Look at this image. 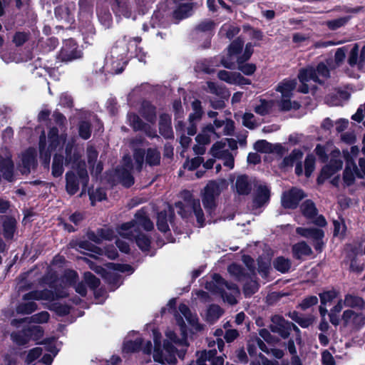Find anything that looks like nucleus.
I'll use <instances>...</instances> for the list:
<instances>
[{
	"instance_id": "1",
	"label": "nucleus",
	"mask_w": 365,
	"mask_h": 365,
	"mask_svg": "<svg viewBox=\"0 0 365 365\" xmlns=\"http://www.w3.org/2000/svg\"><path fill=\"white\" fill-rule=\"evenodd\" d=\"M179 312L175 314V319L178 324L180 327L182 337L178 338L176 334L173 331H166L167 341H164L163 349L160 348V341L158 338V333L154 334V351L153 359L155 361L164 364L165 362L172 363L176 361L175 354L177 351L173 344L182 347L187 346V336L185 334V324L183 317L187 323L196 331H201L202 326L198 323V319L196 314L191 312L188 307L185 304H180L178 307Z\"/></svg>"
},
{
	"instance_id": "2",
	"label": "nucleus",
	"mask_w": 365,
	"mask_h": 365,
	"mask_svg": "<svg viewBox=\"0 0 365 365\" xmlns=\"http://www.w3.org/2000/svg\"><path fill=\"white\" fill-rule=\"evenodd\" d=\"M47 138L48 145H46V133L42 130L38 140L40 160H51L53 153L61 151L66 144L67 135L66 133L59 134L58 128L53 126L49 128Z\"/></svg>"
},
{
	"instance_id": "3",
	"label": "nucleus",
	"mask_w": 365,
	"mask_h": 365,
	"mask_svg": "<svg viewBox=\"0 0 365 365\" xmlns=\"http://www.w3.org/2000/svg\"><path fill=\"white\" fill-rule=\"evenodd\" d=\"M183 202L179 201L175 203L174 209L176 210L178 215L182 218H187L194 213L197 223L199 227L205 225V217L201 208L199 199L193 197L192 194L187 190H184L181 193Z\"/></svg>"
},
{
	"instance_id": "4",
	"label": "nucleus",
	"mask_w": 365,
	"mask_h": 365,
	"mask_svg": "<svg viewBox=\"0 0 365 365\" xmlns=\"http://www.w3.org/2000/svg\"><path fill=\"white\" fill-rule=\"evenodd\" d=\"M205 287L214 293L219 294L225 302L231 305L237 302L236 297L240 294L237 286L225 281L218 274H213L212 280L207 282Z\"/></svg>"
},
{
	"instance_id": "5",
	"label": "nucleus",
	"mask_w": 365,
	"mask_h": 365,
	"mask_svg": "<svg viewBox=\"0 0 365 365\" xmlns=\"http://www.w3.org/2000/svg\"><path fill=\"white\" fill-rule=\"evenodd\" d=\"M73 168H76L77 173L78 175V179L77 176L72 172H68L66 174V191L69 195L76 194L79 189V184L81 183L82 185V193L86 191V188L88 185L89 177L88 175V171L86 170V161H73Z\"/></svg>"
},
{
	"instance_id": "6",
	"label": "nucleus",
	"mask_w": 365,
	"mask_h": 365,
	"mask_svg": "<svg viewBox=\"0 0 365 365\" xmlns=\"http://www.w3.org/2000/svg\"><path fill=\"white\" fill-rule=\"evenodd\" d=\"M154 225L144 210H138L134 219L130 222L123 223L118 230V234L122 237H131L133 232H141L140 229L150 231Z\"/></svg>"
},
{
	"instance_id": "7",
	"label": "nucleus",
	"mask_w": 365,
	"mask_h": 365,
	"mask_svg": "<svg viewBox=\"0 0 365 365\" xmlns=\"http://www.w3.org/2000/svg\"><path fill=\"white\" fill-rule=\"evenodd\" d=\"M225 180L209 181L202 192V202L206 212L210 215L214 212L217 206V199L220 193L227 188Z\"/></svg>"
},
{
	"instance_id": "8",
	"label": "nucleus",
	"mask_w": 365,
	"mask_h": 365,
	"mask_svg": "<svg viewBox=\"0 0 365 365\" xmlns=\"http://www.w3.org/2000/svg\"><path fill=\"white\" fill-rule=\"evenodd\" d=\"M132 161H124L121 165L106 173V179L112 185L120 184L125 187H130L134 184L132 173Z\"/></svg>"
},
{
	"instance_id": "9",
	"label": "nucleus",
	"mask_w": 365,
	"mask_h": 365,
	"mask_svg": "<svg viewBox=\"0 0 365 365\" xmlns=\"http://www.w3.org/2000/svg\"><path fill=\"white\" fill-rule=\"evenodd\" d=\"M229 273L237 280L245 282L243 293L246 297H251L259 289V284L256 280V274H248L244 267L237 264H232L228 267Z\"/></svg>"
},
{
	"instance_id": "10",
	"label": "nucleus",
	"mask_w": 365,
	"mask_h": 365,
	"mask_svg": "<svg viewBox=\"0 0 365 365\" xmlns=\"http://www.w3.org/2000/svg\"><path fill=\"white\" fill-rule=\"evenodd\" d=\"M244 47V41L237 37L233 40L227 48V53L222 56L220 63L227 69L233 70L236 68V59L237 56L242 54Z\"/></svg>"
},
{
	"instance_id": "11",
	"label": "nucleus",
	"mask_w": 365,
	"mask_h": 365,
	"mask_svg": "<svg viewBox=\"0 0 365 365\" xmlns=\"http://www.w3.org/2000/svg\"><path fill=\"white\" fill-rule=\"evenodd\" d=\"M343 325L353 331H359L365 326V314L348 309L341 315Z\"/></svg>"
},
{
	"instance_id": "12",
	"label": "nucleus",
	"mask_w": 365,
	"mask_h": 365,
	"mask_svg": "<svg viewBox=\"0 0 365 365\" xmlns=\"http://www.w3.org/2000/svg\"><path fill=\"white\" fill-rule=\"evenodd\" d=\"M83 53L73 38L64 41L58 54V59L62 62H69L82 57Z\"/></svg>"
},
{
	"instance_id": "13",
	"label": "nucleus",
	"mask_w": 365,
	"mask_h": 365,
	"mask_svg": "<svg viewBox=\"0 0 365 365\" xmlns=\"http://www.w3.org/2000/svg\"><path fill=\"white\" fill-rule=\"evenodd\" d=\"M346 162L343 180L344 183L349 186L354 183L356 177L365 178V161H358V165L355 163V161Z\"/></svg>"
},
{
	"instance_id": "14",
	"label": "nucleus",
	"mask_w": 365,
	"mask_h": 365,
	"mask_svg": "<svg viewBox=\"0 0 365 365\" xmlns=\"http://www.w3.org/2000/svg\"><path fill=\"white\" fill-rule=\"evenodd\" d=\"M306 197L301 189L292 187L282 193L281 197L282 206L286 209H295L299 202Z\"/></svg>"
},
{
	"instance_id": "15",
	"label": "nucleus",
	"mask_w": 365,
	"mask_h": 365,
	"mask_svg": "<svg viewBox=\"0 0 365 365\" xmlns=\"http://www.w3.org/2000/svg\"><path fill=\"white\" fill-rule=\"evenodd\" d=\"M292 322L284 319L279 315H274L271 318L269 327L273 333L278 334L282 338L287 339L292 331Z\"/></svg>"
},
{
	"instance_id": "16",
	"label": "nucleus",
	"mask_w": 365,
	"mask_h": 365,
	"mask_svg": "<svg viewBox=\"0 0 365 365\" xmlns=\"http://www.w3.org/2000/svg\"><path fill=\"white\" fill-rule=\"evenodd\" d=\"M173 217H174V208L171 205H168L167 210L161 211L158 214V217H157L158 229L163 232H166L167 231H168L169 230L168 221L172 225Z\"/></svg>"
},
{
	"instance_id": "17",
	"label": "nucleus",
	"mask_w": 365,
	"mask_h": 365,
	"mask_svg": "<svg viewBox=\"0 0 365 365\" xmlns=\"http://www.w3.org/2000/svg\"><path fill=\"white\" fill-rule=\"evenodd\" d=\"M158 128L160 134L164 138H174V133L171 124V116L169 114L164 113L160 115Z\"/></svg>"
},
{
	"instance_id": "18",
	"label": "nucleus",
	"mask_w": 365,
	"mask_h": 365,
	"mask_svg": "<svg viewBox=\"0 0 365 365\" xmlns=\"http://www.w3.org/2000/svg\"><path fill=\"white\" fill-rule=\"evenodd\" d=\"M141 116L148 123L154 124L157 120V108L150 101L144 100L139 110Z\"/></svg>"
},
{
	"instance_id": "19",
	"label": "nucleus",
	"mask_w": 365,
	"mask_h": 365,
	"mask_svg": "<svg viewBox=\"0 0 365 365\" xmlns=\"http://www.w3.org/2000/svg\"><path fill=\"white\" fill-rule=\"evenodd\" d=\"M342 167L343 161H329V163L324 166L322 169L320 175L317 178L318 183L322 184L325 180L340 170Z\"/></svg>"
},
{
	"instance_id": "20",
	"label": "nucleus",
	"mask_w": 365,
	"mask_h": 365,
	"mask_svg": "<svg viewBox=\"0 0 365 365\" xmlns=\"http://www.w3.org/2000/svg\"><path fill=\"white\" fill-rule=\"evenodd\" d=\"M111 9L116 16L130 17L131 9L127 0H113L110 2Z\"/></svg>"
},
{
	"instance_id": "21",
	"label": "nucleus",
	"mask_w": 365,
	"mask_h": 365,
	"mask_svg": "<svg viewBox=\"0 0 365 365\" xmlns=\"http://www.w3.org/2000/svg\"><path fill=\"white\" fill-rule=\"evenodd\" d=\"M344 305L351 309L363 310L365 307V300L354 294H346L344 295Z\"/></svg>"
},
{
	"instance_id": "22",
	"label": "nucleus",
	"mask_w": 365,
	"mask_h": 365,
	"mask_svg": "<svg viewBox=\"0 0 365 365\" xmlns=\"http://www.w3.org/2000/svg\"><path fill=\"white\" fill-rule=\"evenodd\" d=\"M298 78L300 82L313 81L319 84H323L324 81L320 80L319 76L316 75L315 68L312 66L301 68L298 73Z\"/></svg>"
},
{
	"instance_id": "23",
	"label": "nucleus",
	"mask_w": 365,
	"mask_h": 365,
	"mask_svg": "<svg viewBox=\"0 0 365 365\" xmlns=\"http://www.w3.org/2000/svg\"><path fill=\"white\" fill-rule=\"evenodd\" d=\"M269 188L265 185H259L256 190L254 203L257 207H261L269 202Z\"/></svg>"
},
{
	"instance_id": "24",
	"label": "nucleus",
	"mask_w": 365,
	"mask_h": 365,
	"mask_svg": "<svg viewBox=\"0 0 365 365\" xmlns=\"http://www.w3.org/2000/svg\"><path fill=\"white\" fill-rule=\"evenodd\" d=\"M53 292L48 289L31 291L23 297L24 300H53Z\"/></svg>"
},
{
	"instance_id": "25",
	"label": "nucleus",
	"mask_w": 365,
	"mask_h": 365,
	"mask_svg": "<svg viewBox=\"0 0 365 365\" xmlns=\"http://www.w3.org/2000/svg\"><path fill=\"white\" fill-rule=\"evenodd\" d=\"M296 232L304 237L312 239L313 242L318 239H323L324 236L323 230L318 228H304L299 227L296 229Z\"/></svg>"
},
{
	"instance_id": "26",
	"label": "nucleus",
	"mask_w": 365,
	"mask_h": 365,
	"mask_svg": "<svg viewBox=\"0 0 365 365\" xmlns=\"http://www.w3.org/2000/svg\"><path fill=\"white\" fill-rule=\"evenodd\" d=\"M236 191L239 195H247L252 190V185L246 175H240L237 178L235 182Z\"/></svg>"
},
{
	"instance_id": "27",
	"label": "nucleus",
	"mask_w": 365,
	"mask_h": 365,
	"mask_svg": "<svg viewBox=\"0 0 365 365\" xmlns=\"http://www.w3.org/2000/svg\"><path fill=\"white\" fill-rule=\"evenodd\" d=\"M194 3L180 4L173 11V17L177 20H182L190 16L193 9Z\"/></svg>"
},
{
	"instance_id": "28",
	"label": "nucleus",
	"mask_w": 365,
	"mask_h": 365,
	"mask_svg": "<svg viewBox=\"0 0 365 365\" xmlns=\"http://www.w3.org/2000/svg\"><path fill=\"white\" fill-rule=\"evenodd\" d=\"M131 237H124L129 240H135L138 247L143 251L148 250L150 245V240L149 237L142 232H133Z\"/></svg>"
},
{
	"instance_id": "29",
	"label": "nucleus",
	"mask_w": 365,
	"mask_h": 365,
	"mask_svg": "<svg viewBox=\"0 0 365 365\" xmlns=\"http://www.w3.org/2000/svg\"><path fill=\"white\" fill-rule=\"evenodd\" d=\"M292 253L296 259H301L303 256H309L312 253L311 247L305 242H300L293 245Z\"/></svg>"
},
{
	"instance_id": "30",
	"label": "nucleus",
	"mask_w": 365,
	"mask_h": 365,
	"mask_svg": "<svg viewBox=\"0 0 365 365\" xmlns=\"http://www.w3.org/2000/svg\"><path fill=\"white\" fill-rule=\"evenodd\" d=\"M296 87V82L294 80L284 81L280 83L276 89L277 91L281 93L282 96L285 98H290L292 91Z\"/></svg>"
},
{
	"instance_id": "31",
	"label": "nucleus",
	"mask_w": 365,
	"mask_h": 365,
	"mask_svg": "<svg viewBox=\"0 0 365 365\" xmlns=\"http://www.w3.org/2000/svg\"><path fill=\"white\" fill-rule=\"evenodd\" d=\"M236 68L245 76H252L257 71V66L253 63L242 61L241 59H236Z\"/></svg>"
},
{
	"instance_id": "32",
	"label": "nucleus",
	"mask_w": 365,
	"mask_h": 365,
	"mask_svg": "<svg viewBox=\"0 0 365 365\" xmlns=\"http://www.w3.org/2000/svg\"><path fill=\"white\" fill-rule=\"evenodd\" d=\"M128 120L129 121L130 126L135 132L142 131L147 124L135 113H128Z\"/></svg>"
},
{
	"instance_id": "33",
	"label": "nucleus",
	"mask_w": 365,
	"mask_h": 365,
	"mask_svg": "<svg viewBox=\"0 0 365 365\" xmlns=\"http://www.w3.org/2000/svg\"><path fill=\"white\" fill-rule=\"evenodd\" d=\"M300 208L303 215L307 219H313L317 214V209L314 203L310 200L304 201Z\"/></svg>"
},
{
	"instance_id": "34",
	"label": "nucleus",
	"mask_w": 365,
	"mask_h": 365,
	"mask_svg": "<svg viewBox=\"0 0 365 365\" xmlns=\"http://www.w3.org/2000/svg\"><path fill=\"white\" fill-rule=\"evenodd\" d=\"M273 266L277 271L286 273L291 269L292 262L288 258L278 257L273 261Z\"/></svg>"
},
{
	"instance_id": "35",
	"label": "nucleus",
	"mask_w": 365,
	"mask_h": 365,
	"mask_svg": "<svg viewBox=\"0 0 365 365\" xmlns=\"http://www.w3.org/2000/svg\"><path fill=\"white\" fill-rule=\"evenodd\" d=\"M222 313V309L218 305L212 304L207 310L206 320L209 323L213 324L221 317Z\"/></svg>"
},
{
	"instance_id": "36",
	"label": "nucleus",
	"mask_w": 365,
	"mask_h": 365,
	"mask_svg": "<svg viewBox=\"0 0 365 365\" xmlns=\"http://www.w3.org/2000/svg\"><path fill=\"white\" fill-rule=\"evenodd\" d=\"M74 145L73 142H68L66 144L65 148V154L66 156L64 157L62 154L60 153H55L53 160H81L79 157L73 154V156L72 158V152L73 149Z\"/></svg>"
},
{
	"instance_id": "37",
	"label": "nucleus",
	"mask_w": 365,
	"mask_h": 365,
	"mask_svg": "<svg viewBox=\"0 0 365 365\" xmlns=\"http://www.w3.org/2000/svg\"><path fill=\"white\" fill-rule=\"evenodd\" d=\"M127 64L128 61L124 60L122 56H120V58L118 57L115 58L113 56H112L110 71L115 74L121 73L124 71Z\"/></svg>"
},
{
	"instance_id": "38",
	"label": "nucleus",
	"mask_w": 365,
	"mask_h": 365,
	"mask_svg": "<svg viewBox=\"0 0 365 365\" xmlns=\"http://www.w3.org/2000/svg\"><path fill=\"white\" fill-rule=\"evenodd\" d=\"M350 19V16H342L338 19L327 21L326 25L329 29L331 31H335L342 26H344L349 21Z\"/></svg>"
},
{
	"instance_id": "39",
	"label": "nucleus",
	"mask_w": 365,
	"mask_h": 365,
	"mask_svg": "<svg viewBox=\"0 0 365 365\" xmlns=\"http://www.w3.org/2000/svg\"><path fill=\"white\" fill-rule=\"evenodd\" d=\"M11 338L14 342L20 346L25 345L29 341L26 328L21 331L13 332L11 334Z\"/></svg>"
},
{
	"instance_id": "40",
	"label": "nucleus",
	"mask_w": 365,
	"mask_h": 365,
	"mask_svg": "<svg viewBox=\"0 0 365 365\" xmlns=\"http://www.w3.org/2000/svg\"><path fill=\"white\" fill-rule=\"evenodd\" d=\"M30 35L29 31H16L13 36L12 42L16 47L21 46L29 40Z\"/></svg>"
},
{
	"instance_id": "41",
	"label": "nucleus",
	"mask_w": 365,
	"mask_h": 365,
	"mask_svg": "<svg viewBox=\"0 0 365 365\" xmlns=\"http://www.w3.org/2000/svg\"><path fill=\"white\" fill-rule=\"evenodd\" d=\"M37 309V304L34 302H28L19 304L16 307L19 314H29Z\"/></svg>"
},
{
	"instance_id": "42",
	"label": "nucleus",
	"mask_w": 365,
	"mask_h": 365,
	"mask_svg": "<svg viewBox=\"0 0 365 365\" xmlns=\"http://www.w3.org/2000/svg\"><path fill=\"white\" fill-rule=\"evenodd\" d=\"M26 329L29 341L31 339L34 341L38 340L43 336V331L41 327L39 326H29L26 327Z\"/></svg>"
},
{
	"instance_id": "43",
	"label": "nucleus",
	"mask_w": 365,
	"mask_h": 365,
	"mask_svg": "<svg viewBox=\"0 0 365 365\" xmlns=\"http://www.w3.org/2000/svg\"><path fill=\"white\" fill-rule=\"evenodd\" d=\"M79 136L83 140H88L91 135V125L88 121H81L78 125Z\"/></svg>"
},
{
	"instance_id": "44",
	"label": "nucleus",
	"mask_w": 365,
	"mask_h": 365,
	"mask_svg": "<svg viewBox=\"0 0 365 365\" xmlns=\"http://www.w3.org/2000/svg\"><path fill=\"white\" fill-rule=\"evenodd\" d=\"M98 20L101 24L106 28L109 29L113 24V17L108 10L101 11L98 14Z\"/></svg>"
},
{
	"instance_id": "45",
	"label": "nucleus",
	"mask_w": 365,
	"mask_h": 365,
	"mask_svg": "<svg viewBox=\"0 0 365 365\" xmlns=\"http://www.w3.org/2000/svg\"><path fill=\"white\" fill-rule=\"evenodd\" d=\"M215 27V23L213 20L206 19L200 22L196 26L195 30L200 32H212Z\"/></svg>"
},
{
	"instance_id": "46",
	"label": "nucleus",
	"mask_w": 365,
	"mask_h": 365,
	"mask_svg": "<svg viewBox=\"0 0 365 365\" xmlns=\"http://www.w3.org/2000/svg\"><path fill=\"white\" fill-rule=\"evenodd\" d=\"M272 143L266 140H258L254 144V149L260 153L269 154Z\"/></svg>"
},
{
	"instance_id": "47",
	"label": "nucleus",
	"mask_w": 365,
	"mask_h": 365,
	"mask_svg": "<svg viewBox=\"0 0 365 365\" xmlns=\"http://www.w3.org/2000/svg\"><path fill=\"white\" fill-rule=\"evenodd\" d=\"M225 143L221 141L215 142L211 147L210 153L215 158L220 159L222 158V153L225 150Z\"/></svg>"
},
{
	"instance_id": "48",
	"label": "nucleus",
	"mask_w": 365,
	"mask_h": 365,
	"mask_svg": "<svg viewBox=\"0 0 365 365\" xmlns=\"http://www.w3.org/2000/svg\"><path fill=\"white\" fill-rule=\"evenodd\" d=\"M142 343L143 340L141 339L127 341L123 344V351L125 352L137 351L141 349Z\"/></svg>"
},
{
	"instance_id": "49",
	"label": "nucleus",
	"mask_w": 365,
	"mask_h": 365,
	"mask_svg": "<svg viewBox=\"0 0 365 365\" xmlns=\"http://www.w3.org/2000/svg\"><path fill=\"white\" fill-rule=\"evenodd\" d=\"M92 205H94L96 201H101L106 197V194L103 188H97L95 190L88 192Z\"/></svg>"
},
{
	"instance_id": "50",
	"label": "nucleus",
	"mask_w": 365,
	"mask_h": 365,
	"mask_svg": "<svg viewBox=\"0 0 365 365\" xmlns=\"http://www.w3.org/2000/svg\"><path fill=\"white\" fill-rule=\"evenodd\" d=\"M260 104L257 105L255 108V112L257 114H259L262 116H264L269 113V110L271 106H269V102L265 99L260 100Z\"/></svg>"
},
{
	"instance_id": "51",
	"label": "nucleus",
	"mask_w": 365,
	"mask_h": 365,
	"mask_svg": "<svg viewBox=\"0 0 365 365\" xmlns=\"http://www.w3.org/2000/svg\"><path fill=\"white\" fill-rule=\"evenodd\" d=\"M257 46V44H252L249 42L245 45L244 52L237 56V58L241 59L242 61H248L252 57L254 53V46Z\"/></svg>"
},
{
	"instance_id": "52",
	"label": "nucleus",
	"mask_w": 365,
	"mask_h": 365,
	"mask_svg": "<svg viewBox=\"0 0 365 365\" xmlns=\"http://www.w3.org/2000/svg\"><path fill=\"white\" fill-rule=\"evenodd\" d=\"M359 59V46L356 43L351 49L347 63L351 67H354L356 65Z\"/></svg>"
},
{
	"instance_id": "53",
	"label": "nucleus",
	"mask_w": 365,
	"mask_h": 365,
	"mask_svg": "<svg viewBox=\"0 0 365 365\" xmlns=\"http://www.w3.org/2000/svg\"><path fill=\"white\" fill-rule=\"evenodd\" d=\"M318 298L317 296H309L304 298L301 303L299 304V307L302 310H307L311 307L317 304L318 303Z\"/></svg>"
},
{
	"instance_id": "54",
	"label": "nucleus",
	"mask_w": 365,
	"mask_h": 365,
	"mask_svg": "<svg viewBox=\"0 0 365 365\" xmlns=\"http://www.w3.org/2000/svg\"><path fill=\"white\" fill-rule=\"evenodd\" d=\"M42 351L43 350L41 347H35L29 350L25 359V363L26 364H31L42 354Z\"/></svg>"
},
{
	"instance_id": "55",
	"label": "nucleus",
	"mask_w": 365,
	"mask_h": 365,
	"mask_svg": "<svg viewBox=\"0 0 365 365\" xmlns=\"http://www.w3.org/2000/svg\"><path fill=\"white\" fill-rule=\"evenodd\" d=\"M235 73L236 72H230L225 70H221L218 71L217 77L220 80L232 85Z\"/></svg>"
},
{
	"instance_id": "56",
	"label": "nucleus",
	"mask_w": 365,
	"mask_h": 365,
	"mask_svg": "<svg viewBox=\"0 0 365 365\" xmlns=\"http://www.w3.org/2000/svg\"><path fill=\"white\" fill-rule=\"evenodd\" d=\"M80 14H91L93 13V5L89 0H78Z\"/></svg>"
},
{
	"instance_id": "57",
	"label": "nucleus",
	"mask_w": 365,
	"mask_h": 365,
	"mask_svg": "<svg viewBox=\"0 0 365 365\" xmlns=\"http://www.w3.org/2000/svg\"><path fill=\"white\" fill-rule=\"evenodd\" d=\"M259 335L264 341L268 344H274L279 341V339L276 336H272L266 329H260L259 331Z\"/></svg>"
},
{
	"instance_id": "58",
	"label": "nucleus",
	"mask_w": 365,
	"mask_h": 365,
	"mask_svg": "<svg viewBox=\"0 0 365 365\" xmlns=\"http://www.w3.org/2000/svg\"><path fill=\"white\" fill-rule=\"evenodd\" d=\"M288 151V149H287L284 146H283L281 143H272L271 146V150L269 151L270 153H274L276 154L280 159H283L284 155Z\"/></svg>"
},
{
	"instance_id": "59",
	"label": "nucleus",
	"mask_w": 365,
	"mask_h": 365,
	"mask_svg": "<svg viewBox=\"0 0 365 365\" xmlns=\"http://www.w3.org/2000/svg\"><path fill=\"white\" fill-rule=\"evenodd\" d=\"M215 354V349H210L209 351L204 350L201 351L195 361V365H206L205 362L207 361H209V354L212 356Z\"/></svg>"
},
{
	"instance_id": "60",
	"label": "nucleus",
	"mask_w": 365,
	"mask_h": 365,
	"mask_svg": "<svg viewBox=\"0 0 365 365\" xmlns=\"http://www.w3.org/2000/svg\"><path fill=\"white\" fill-rule=\"evenodd\" d=\"M321 304L326 305L336 297V292L334 290L324 292L319 294Z\"/></svg>"
},
{
	"instance_id": "61",
	"label": "nucleus",
	"mask_w": 365,
	"mask_h": 365,
	"mask_svg": "<svg viewBox=\"0 0 365 365\" xmlns=\"http://www.w3.org/2000/svg\"><path fill=\"white\" fill-rule=\"evenodd\" d=\"M4 235L6 239H11L14 232V222L12 220L6 221L4 222Z\"/></svg>"
},
{
	"instance_id": "62",
	"label": "nucleus",
	"mask_w": 365,
	"mask_h": 365,
	"mask_svg": "<svg viewBox=\"0 0 365 365\" xmlns=\"http://www.w3.org/2000/svg\"><path fill=\"white\" fill-rule=\"evenodd\" d=\"M316 75L321 76L324 78H328L330 77V71L327 66L324 62H319L316 68Z\"/></svg>"
},
{
	"instance_id": "63",
	"label": "nucleus",
	"mask_w": 365,
	"mask_h": 365,
	"mask_svg": "<svg viewBox=\"0 0 365 365\" xmlns=\"http://www.w3.org/2000/svg\"><path fill=\"white\" fill-rule=\"evenodd\" d=\"M90 167H91V174L98 178V175L101 173L103 165L102 161H88Z\"/></svg>"
},
{
	"instance_id": "64",
	"label": "nucleus",
	"mask_w": 365,
	"mask_h": 365,
	"mask_svg": "<svg viewBox=\"0 0 365 365\" xmlns=\"http://www.w3.org/2000/svg\"><path fill=\"white\" fill-rule=\"evenodd\" d=\"M84 279L86 282L91 287L92 289H95L98 287L100 284L99 279L93 275L91 272H85L84 273Z\"/></svg>"
}]
</instances>
